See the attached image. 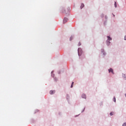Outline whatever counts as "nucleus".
<instances>
[{"label": "nucleus", "instance_id": "nucleus-7", "mask_svg": "<svg viewBox=\"0 0 126 126\" xmlns=\"http://www.w3.org/2000/svg\"><path fill=\"white\" fill-rule=\"evenodd\" d=\"M123 78H124V79H126V74H124L123 75Z\"/></svg>", "mask_w": 126, "mask_h": 126}, {"label": "nucleus", "instance_id": "nucleus-14", "mask_svg": "<svg viewBox=\"0 0 126 126\" xmlns=\"http://www.w3.org/2000/svg\"><path fill=\"white\" fill-rule=\"evenodd\" d=\"M122 126H126V123H124Z\"/></svg>", "mask_w": 126, "mask_h": 126}, {"label": "nucleus", "instance_id": "nucleus-16", "mask_svg": "<svg viewBox=\"0 0 126 126\" xmlns=\"http://www.w3.org/2000/svg\"><path fill=\"white\" fill-rule=\"evenodd\" d=\"M124 40H126V36H125Z\"/></svg>", "mask_w": 126, "mask_h": 126}, {"label": "nucleus", "instance_id": "nucleus-5", "mask_svg": "<svg viewBox=\"0 0 126 126\" xmlns=\"http://www.w3.org/2000/svg\"><path fill=\"white\" fill-rule=\"evenodd\" d=\"M54 93H55V91H50V94H51V95L54 94Z\"/></svg>", "mask_w": 126, "mask_h": 126}, {"label": "nucleus", "instance_id": "nucleus-2", "mask_svg": "<svg viewBox=\"0 0 126 126\" xmlns=\"http://www.w3.org/2000/svg\"><path fill=\"white\" fill-rule=\"evenodd\" d=\"M68 20V19L66 18H64V20H63V24H64V23H66V22H67V21Z\"/></svg>", "mask_w": 126, "mask_h": 126}, {"label": "nucleus", "instance_id": "nucleus-15", "mask_svg": "<svg viewBox=\"0 0 126 126\" xmlns=\"http://www.w3.org/2000/svg\"><path fill=\"white\" fill-rule=\"evenodd\" d=\"M78 46H81V42H79V43Z\"/></svg>", "mask_w": 126, "mask_h": 126}, {"label": "nucleus", "instance_id": "nucleus-9", "mask_svg": "<svg viewBox=\"0 0 126 126\" xmlns=\"http://www.w3.org/2000/svg\"><path fill=\"white\" fill-rule=\"evenodd\" d=\"M113 101H114V102H115L116 103V97H115V96L113 98Z\"/></svg>", "mask_w": 126, "mask_h": 126}, {"label": "nucleus", "instance_id": "nucleus-8", "mask_svg": "<svg viewBox=\"0 0 126 126\" xmlns=\"http://www.w3.org/2000/svg\"><path fill=\"white\" fill-rule=\"evenodd\" d=\"M83 7H84V4H82L81 5V8H83Z\"/></svg>", "mask_w": 126, "mask_h": 126}, {"label": "nucleus", "instance_id": "nucleus-13", "mask_svg": "<svg viewBox=\"0 0 126 126\" xmlns=\"http://www.w3.org/2000/svg\"><path fill=\"white\" fill-rule=\"evenodd\" d=\"M113 114H114V112H111V113H110V115L111 116H113Z\"/></svg>", "mask_w": 126, "mask_h": 126}, {"label": "nucleus", "instance_id": "nucleus-11", "mask_svg": "<svg viewBox=\"0 0 126 126\" xmlns=\"http://www.w3.org/2000/svg\"><path fill=\"white\" fill-rule=\"evenodd\" d=\"M114 5L115 7H117V2H115Z\"/></svg>", "mask_w": 126, "mask_h": 126}, {"label": "nucleus", "instance_id": "nucleus-4", "mask_svg": "<svg viewBox=\"0 0 126 126\" xmlns=\"http://www.w3.org/2000/svg\"><path fill=\"white\" fill-rule=\"evenodd\" d=\"M82 97L84 98V99H86V95L85 94H83L82 95Z\"/></svg>", "mask_w": 126, "mask_h": 126}, {"label": "nucleus", "instance_id": "nucleus-10", "mask_svg": "<svg viewBox=\"0 0 126 126\" xmlns=\"http://www.w3.org/2000/svg\"><path fill=\"white\" fill-rule=\"evenodd\" d=\"M73 83H74V82H73L72 83V84H71V88H72V87H73Z\"/></svg>", "mask_w": 126, "mask_h": 126}, {"label": "nucleus", "instance_id": "nucleus-6", "mask_svg": "<svg viewBox=\"0 0 126 126\" xmlns=\"http://www.w3.org/2000/svg\"><path fill=\"white\" fill-rule=\"evenodd\" d=\"M107 38H108L107 41H111V40H112V38L110 37V36H108Z\"/></svg>", "mask_w": 126, "mask_h": 126}, {"label": "nucleus", "instance_id": "nucleus-17", "mask_svg": "<svg viewBox=\"0 0 126 126\" xmlns=\"http://www.w3.org/2000/svg\"><path fill=\"white\" fill-rule=\"evenodd\" d=\"M109 43L110 44V41H109Z\"/></svg>", "mask_w": 126, "mask_h": 126}, {"label": "nucleus", "instance_id": "nucleus-3", "mask_svg": "<svg viewBox=\"0 0 126 126\" xmlns=\"http://www.w3.org/2000/svg\"><path fill=\"white\" fill-rule=\"evenodd\" d=\"M108 71H109V72H112V73L113 74H114V70H113V69L110 68V69H108Z\"/></svg>", "mask_w": 126, "mask_h": 126}, {"label": "nucleus", "instance_id": "nucleus-1", "mask_svg": "<svg viewBox=\"0 0 126 126\" xmlns=\"http://www.w3.org/2000/svg\"><path fill=\"white\" fill-rule=\"evenodd\" d=\"M78 52L79 56H81V54H82V49H81V48H79L78 49Z\"/></svg>", "mask_w": 126, "mask_h": 126}, {"label": "nucleus", "instance_id": "nucleus-12", "mask_svg": "<svg viewBox=\"0 0 126 126\" xmlns=\"http://www.w3.org/2000/svg\"><path fill=\"white\" fill-rule=\"evenodd\" d=\"M72 39H73V37L71 36L70 38V41H71L72 40Z\"/></svg>", "mask_w": 126, "mask_h": 126}]
</instances>
